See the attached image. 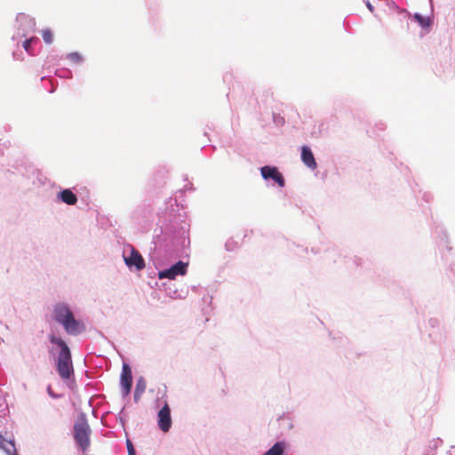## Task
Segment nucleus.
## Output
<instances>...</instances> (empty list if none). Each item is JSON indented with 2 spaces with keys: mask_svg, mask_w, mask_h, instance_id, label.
Segmentation results:
<instances>
[{
  "mask_svg": "<svg viewBox=\"0 0 455 455\" xmlns=\"http://www.w3.org/2000/svg\"><path fill=\"white\" fill-rule=\"evenodd\" d=\"M142 395H143L142 393L134 390V395H133L134 401L138 402L140 399Z\"/></svg>",
  "mask_w": 455,
  "mask_h": 455,
  "instance_id": "31",
  "label": "nucleus"
},
{
  "mask_svg": "<svg viewBox=\"0 0 455 455\" xmlns=\"http://www.w3.org/2000/svg\"><path fill=\"white\" fill-rule=\"evenodd\" d=\"M239 247V244L236 241H235L233 238H229L227 240L225 243V249L228 251H234Z\"/></svg>",
  "mask_w": 455,
  "mask_h": 455,
  "instance_id": "26",
  "label": "nucleus"
},
{
  "mask_svg": "<svg viewBox=\"0 0 455 455\" xmlns=\"http://www.w3.org/2000/svg\"><path fill=\"white\" fill-rule=\"evenodd\" d=\"M302 130L313 138H319L329 129L327 122L322 119H315L314 116H303Z\"/></svg>",
  "mask_w": 455,
  "mask_h": 455,
  "instance_id": "6",
  "label": "nucleus"
},
{
  "mask_svg": "<svg viewBox=\"0 0 455 455\" xmlns=\"http://www.w3.org/2000/svg\"><path fill=\"white\" fill-rule=\"evenodd\" d=\"M311 252L314 254H317V253H319V249L317 247H312Z\"/></svg>",
  "mask_w": 455,
  "mask_h": 455,
  "instance_id": "36",
  "label": "nucleus"
},
{
  "mask_svg": "<svg viewBox=\"0 0 455 455\" xmlns=\"http://www.w3.org/2000/svg\"><path fill=\"white\" fill-rule=\"evenodd\" d=\"M261 178L271 186H277L280 188L285 187V179L283 173L275 165L267 164L259 168Z\"/></svg>",
  "mask_w": 455,
  "mask_h": 455,
  "instance_id": "7",
  "label": "nucleus"
},
{
  "mask_svg": "<svg viewBox=\"0 0 455 455\" xmlns=\"http://www.w3.org/2000/svg\"><path fill=\"white\" fill-rule=\"evenodd\" d=\"M172 416H171V408L167 403L164 401L162 408L159 410L157 413V424L158 427L164 433L168 432L172 427Z\"/></svg>",
  "mask_w": 455,
  "mask_h": 455,
  "instance_id": "10",
  "label": "nucleus"
},
{
  "mask_svg": "<svg viewBox=\"0 0 455 455\" xmlns=\"http://www.w3.org/2000/svg\"><path fill=\"white\" fill-rule=\"evenodd\" d=\"M413 20H415L422 29L429 30L433 25V19L430 16H424L419 12H415L412 15Z\"/></svg>",
  "mask_w": 455,
  "mask_h": 455,
  "instance_id": "16",
  "label": "nucleus"
},
{
  "mask_svg": "<svg viewBox=\"0 0 455 455\" xmlns=\"http://www.w3.org/2000/svg\"><path fill=\"white\" fill-rule=\"evenodd\" d=\"M42 36H43V39L44 41L47 44H51L52 42H53V34L52 32L51 31V29H44L42 31Z\"/></svg>",
  "mask_w": 455,
  "mask_h": 455,
  "instance_id": "25",
  "label": "nucleus"
},
{
  "mask_svg": "<svg viewBox=\"0 0 455 455\" xmlns=\"http://www.w3.org/2000/svg\"><path fill=\"white\" fill-rule=\"evenodd\" d=\"M451 271L455 274V268L452 266H451Z\"/></svg>",
  "mask_w": 455,
  "mask_h": 455,
  "instance_id": "38",
  "label": "nucleus"
},
{
  "mask_svg": "<svg viewBox=\"0 0 455 455\" xmlns=\"http://www.w3.org/2000/svg\"><path fill=\"white\" fill-rule=\"evenodd\" d=\"M339 256L336 249H329L325 251L324 259L331 260L333 263L337 261V258Z\"/></svg>",
  "mask_w": 455,
  "mask_h": 455,
  "instance_id": "23",
  "label": "nucleus"
},
{
  "mask_svg": "<svg viewBox=\"0 0 455 455\" xmlns=\"http://www.w3.org/2000/svg\"><path fill=\"white\" fill-rule=\"evenodd\" d=\"M181 229H177L173 225L156 228L153 237L155 250L158 253L163 251L168 255L176 253L179 247L184 246L186 239H188L185 235L186 231L183 228Z\"/></svg>",
  "mask_w": 455,
  "mask_h": 455,
  "instance_id": "1",
  "label": "nucleus"
},
{
  "mask_svg": "<svg viewBox=\"0 0 455 455\" xmlns=\"http://www.w3.org/2000/svg\"><path fill=\"white\" fill-rule=\"evenodd\" d=\"M65 59L68 60L69 61H71L72 63H74L76 65H81L84 61L83 55L77 52H74L66 54Z\"/></svg>",
  "mask_w": 455,
  "mask_h": 455,
  "instance_id": "20",
  "label": "nucleus"
},
{
  "mask_svg": "<svg viewBox=\"0 0 455 455\" xmlns=\"http://www.w3.org/2000/svg\"><path fill=\"white\" fill-rule=\"evenodd\" d=\"M126 446H127L128 455H136L135 448H134L132 443L129 439H127V441H126Z\"/></svg>",
  "mask_w": 455,
  "mask_h": 455,
  "instance_id": "28",
  "label": "nucleus"
},
{
  "mask_svg": "<svg viewBox=\"0 0 455 455\" xmlns=\"http://www.w3.org/2000/svg\"><path fill=\"white\" fill-rule=\"evenodd\" d=\"M15 33L12 36L13 42L20 44L23 37L28 36L36 31V20L26 13H18L15 20Z\"/></svg>",
  "mask_w": 455,
  "mask_h": 455,
  "instance_id": "5",
  "label": "nucleus"
},
{
  "mask_svg": "<svg viewBox=\"0 0 455 455\" xmlns=\"http://www.w3.org/2000/svg\"><path fill=\"white\" fill-rule=\"evenodd\" d=\"M125 265L130 270L140 271L145 267V261L141 254L133 246L129 245L123 252Z\"/></svg>",
  "mask_w": 455,
  "mask_h": 455,
  "instance_id": "8",
  "label": "nucleus"
},
{
  "mask_svg": "<svg viewBox=\"0 0 455 455\" xmlns=\"http://www.w3.org/2000/svg\"><path fill=\"white\" fill-rule=\"evenodd\" d=\"M147 387V381L144 377L140 376L137 379L135 390L140 393H144Z\"/></svg>",
  "mask_w": 455,
  "mask_h": 455,
  "instance_id": "24",
  "label": "nucleus"
},
{
  "mask_svg": "<svg viewBox=\"0 0 455 455\" xmlns=\"http://www.w3.org/2000/svg\"><path fill=\"white\" fill-rule=\"evenodd\" d=\"M55 75L60 78L70 79L73 76V73L69 68H61L55 71Z\"/></svg>",
  "mask_w": 455,
  "mask_h": 455,
  "instance_id": "21",
  "label": "nucleus"
},
{
  "mask_svg": "<svg viewBox=\"0 0 455 455\" xmlns=\"http://www.w3.org/2000/svg\"><path fill=\"white\" fill-rule=\"evenodd\" d=\"M47 393H48V395H49L51 397H52V398L57 399V398H60V395L55 394V393L52 391V387H51L50 386L47 387Z\"/></svg>",
  "mask_w": 455,
  "mask_h": 455,
  "instance_id": "29",
  "label": "nucleus"
},
{
  "mask_svg": "<svg viewBox=\"0 0 455 455\" xmlns=\"http://www.w3.org/2000/svg\"><path fill=\"white\" fill-rule=\"evenodd\" d=\"M366 6L368 8V10L371 12H374V7L373 5L370 3V1H366Z\"/></svg>",
  "mask_w": 455,
  "mask_h": 455,
  "instance_id": "33",
  "label": "nucleus"
},
{
  "mask_svg": "<svg viewBox=\"0 0 455 455\" xmlns=\"http://www.w3.org/2000/svg\"><path fill=\"white\" fill-rule=\"evenodd\" d=\"M49 341L52 345L56 346V371L62 379H69L74 376V368L72 363L71 351L68 344L60 337L55 334L49 335ZM55 348H52L51 353L53 354Z\"/></svg>",
  "mask_w": 455,
  "mask_h": 455,
  "instance_id": "3",
  "label": "nucleus"
},
{
  "mask_svg": "<svg viewBox=\"0 0 455 455\" xmlns=\"http://www.w3.org/2000/svg\"><path fill=\"white\" fill-rule=\"evenodd\" d=\"M52 318L70 336H78L85 331L84 323L76 317L73 307L68 302H55L52 305Z\"/></svg>",
  "mask_w": 455,
  "mask_h": 455,
  "instance_id": "2",
  "label": "nucleus"
},
{
  "mask_svg": "<svg viewBox=\"0 0 455 455\" xmlns=\"http://www.w3.org/2000/svg\"><path fill=\"white\" fill-rule=\"evenodd\" d=\"M91 428L85 414L82 413L74 424V440L82 451H86L90 446Z\"/></svg>",
  "mask_w": 455,
  "mask_h": 455,
  "instance_id": "4",
  "label": "nucleus"
},
{
  "mask_svg": "<svg viewBox=\"0 0 455 455\" xmlns=\"http://www.w3.org/2000/svg\"><path fill=\"white\" fill-rule=\"evenodd\" d=\"M436 323H437V320H436V319H435V318H431V319L429 320V324H430L431 326H433V327H434Z\"/></svg>",
  "mask_w": 455,
  "mask_h": 455,
  "instance_id": "35",
  "label": "nucleus"
},
{
  "mask_svg": "<svg viewBox=\"0 0 455 455\" xmlns=\"http://www.w3.org/2000/svg\"><path fill=\"white\" fill-rule=\"evenodd\" d=\"M26 39L22 42L24 50L30 55L34 54L33 46L39 43V39L36 36L25 37Z\"/></svg>",
  "mask_w": 455,
  "mask_h": 455,
  "instance_id": "18",
  "label": "nucleus"
},
{
  "mask_svg": "<svg viewBox=\"0 0 455 455\" xmlns=\"http://www.w3.org/2000/svg\"><path fill=\"white\" fill-rule=\"evenodd\" d=\"M152 215V208L149 205H138L132 212V219L139 225H145Z\"/></svg>",
  "mask_w": 455,
  "mask_h": 455,
  "instance_id": "12",
  "label": "nucleus"
},
{
  "mask_svg": "<svg viewBox=\"0 0 455 455\" xmlns=\"http://www.w3.org/2000/svg\"><path fill=\"white\" fill-rule=\"evenodd\" d=\"M422 198L426 201V202H430L431 199H432V195L430 193H427V192H424L423 193V196H422Z\"/></svg>",
  "mask_w": 455,
  "mask_h": 455,
  "instance_id": "30",
  "label": "nucleus"
},
{
  "mask_svg": "<svg viewBox=\"0 0 455 455\" xmlns=\"http://www.w3.org/2000/svg\"><path fill=\"white\" fill-rule=\"evenodd\" d=\"M165 293L167 296L172 298V299H177V298H180V295L178 293V290L176 288H174L173 286V283H172V281H168V282H165V283H163L162 284Z\"/></svg>",
  "mask_w": 455,
  "mask_h": 455,
  "instance_id": "19",
  "label": "nucleus"
},
{
  "mask_svg": "<svg viewBox=\"0 0 455 455\" xmlns=\"http://www.w3.org/2000/svg\"><path fill=\"white\" fill-rule=\"evenodd\" d=\"M287 448L288 443L285 441H277L261 455H285Z\"/></svg>",
  "mask_w": 455,
  "mask_h": 455,
  "instance_id": "15",
  "label": "nucleus"
},
{
  "mask_svg": "<svg viewBox=\"0 0 455 455\" xmlns=\"http://www.w3.org/2000/svg\"><path fill=\"white\" fill-rule=\"evenodd\" d=\"M0 448H3L7 455H18L15 444L12 441H6L0 435Z\"/></svg>",
  "mask_w": 455,
  "mask_h": 455,
  "instance_id": "17",
  "label": "nucleus"
},
{
  "mask_svg": "<svg viewBox=\"0 0 455 455\" xmlns=\"http://www.w3.org/2000/svg\"><path fill=\"white\" fill-rule=\"evenodd\" d=\"M438 229L439 228L437 227L435 232H438ZM440 230L443 233V236L441 237L439 246L445 247L450 251L451 250V247L449 245L446 231L443 230V228H440Z\"/></svg>",
  "mask_w": 455,
  "mask_h": 455,
  "instance_id": "22",
  "label": "nucleus"
},
{
  "mask_svg": "<svg viewBox=\"0 0 455 455\" xmlns=\"http://www.w3.org/2000/svg\"><path fill=\"white\" fill-rule=\"evenodd\" d=\"M303 252L307 253V248L301 247L299 248Z\"/></svg>",
  "mask_w": 455,
  "mask_h": 455,
  "instance_id": "37",
  "label": "nucleus"
},
{
  "mask_svg": "<svg viewBox=\"0 0 455 455\" xmlns=\"http://www.w3.org/2000/svg\"><path fill=\"white\" fill-rule=\"evenodd\" d=\"M188 271V263H185L182 260H179L176 263L172 264L168 268L160 270L158 272L159 279H168V281H172L176 278L177 275H185Z\"/></svg>",
  "mask_w": 455,
  "mask_h": 455,
  "instance_id": "9",
  "label": "nucleus"
},
{
  "mask_svg": "<svg viewBox=\"0 0 455 455\" xmlns=\"http://www.w3.org/2000/svg\"><path fill=\"white\" fill-rule=\"evenodd\" d=\"M57 199L68 205H75L78 200L77 196L70 188H64L58 192Z\"/></svg>",
  "mask_w": 455,
  "mask_h": 455,
  "instance_id": "14",
  "label": "nucleus"
},
{
  "mask_svg": "<svg viewBox=\"0 0 455 455\" xmlns=\"http://www.w3.org/2000/svg\"><path fill=\"white\" fill-rule=\"evenodd\" d=\"M120 385L123 396H127L131 393L132 386V369L128 363L123 364L120 377Z\"/></svg>",
  "mask_w": 455,
  "mask_h": 455,
  "instance_id": "11",
  "label": "nucleus"
},
{
  "mask_svg": "<svg viewBox=\"0 0 455 455\" xmlns=\"http://www.w3.org/2000/svg\"><path fill=\"white\" fill-rule=\"evenodd\" d=\"M20 55H22V52H20V53L16 52H12V56H13V59L14 60H20Z\"/></svg>",
  "mask_w": 455,
  "mask_h": 455,
  "instance_id": "34",
  "label": "nucleus"
},
{
  "mask_svg": "<svg viewBox=\"0 0 455 455\" xmlns=\"http://www.w3.org/2000/svg\"><path fill=\"white\" fill-rule=\"evenodd\" d=\"M42 80H43V81H47V82L51 83V84H52V89H51L49 92H50L51 93H52V92L55 91V88H56V87L53 85L52 81V80H47L44 76V77H42Z\"/></svg>",
  "mask_w": 455,
  "mask_h": 455,
  "instance_id": "32",
  "label": "nucleus"
},
{
  "mask_svg": "<svg viewBox=\"0 0 455 455\" xmlns=\"http://www.w3.org/2000/svg\"><path fill=\"white\" fill-rule=\"evenodd\" d=\"M271 118L277 127L283 126L285 124L283 116H271Z\"/></svg>",
  "mask_w": 455,
  "mask_h": 455,
  "instance_id": "27",
  "label": "nucleus"
},
{
  "mask_svg": "<svg viewBox=\"0 0 455 455\" xmlns=\"http://www.w3.org/2000/svg\"><path fill=\"white\" fill-rule=\"evenodd\" d=\"M300 158L302 163L310 170L317 168V163L310 147L304 145L300 148Z\"/></svg>",
  "mask_w": 455,
  "mask_h": 455,
  "instance_id": "13",
  "label": "nucleus"
}]
</instances>
